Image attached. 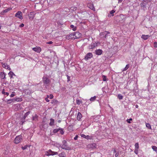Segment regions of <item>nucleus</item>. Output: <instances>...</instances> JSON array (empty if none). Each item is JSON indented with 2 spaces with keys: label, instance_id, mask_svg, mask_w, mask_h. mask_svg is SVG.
Masks as SVG:
<instances>
[{
  "label": "nucleus",
  "instance_id": "obj_62",
  "mask_svg": "<svg viewBox=\"0 0 157 157\" xmlns=\"http://www.w3.org/2000/svg\"><path fill=\"white\" fill-rule=\"evenodd\" d=\"M47 97L46 98H50V95H47Z\"/></svg>",
  "mask_w": 157,
  "mask_h": 157
},
{
  "label": "nucleus",
  "instance_id": "obj_55",
  "mask_svg": "<svg viewBox=\"0 0 157 157\" xmlns=\"http://www.w3.org/2000/svg\"><path fill=\"white\" fill-rule=\"evenodd\" d=\"M53 43L52 42V41H49V42H48L47 43V44H52Z\"/></svg>",
  "mask_w": 157,
  "mask_h": 157
},
{
  "label": "nucleus",
  "instance_id": "obj_44",
  "mask_svg": "<svg viewBox=\"0 0 157 157\" xmlns=\"http://www.w3.org/2000/svg\"><path fill=\"white\" fill-rule=\"evenodd\" d=\"M132 118H130L129 119H127L126 120L127 122L129 123H131V122L130 121H132Z\"/></svg>",
  "mask_w": 157,
  "mask_h": 157
},
{
  "label": "nucleus",
  "instance_id": "obj_40",
  "mask_svg": "<svg viewBox=\"0 0 157 157\" xmlns=\"http://www.w3.org/2000/svg\"><path fill=\"white\" fill-rule=\"evenodd\" d=\"M96 98V97L95 96H94L93 97H92L90 99V101H94Z\"/></svg>",
  "mask_w": 157,
  "mask_h": 157
},
{
  "label": "nucleus",
  "instance_id": "obj_5",
  "mask_svg": "<svg viewBox=\"0 0 157 157\" xmlns=\"http://www.w3.org/2000/svg\"><path fill=\"white\" fill-rule=\"evenodd\" d=\"M53 132L54 133H56L59 132L60 133L61 135H63L64 133L63 129L60 128L54 129L53 130Z\"/></svg>",
  "mask_w": 157,
  "mask_h": 157
},
{
  "label": "nucleus",
  "instance_id": "obj_48",
  "mask_svg": "<svg viewBox=\"0 0 157 157\" xmlns=\"http://www.w3.org/2000/svg\"><path fill=\"white\" fill-rule=\"evenodd\" d=\"M14 93V92H13L12 94L10 95V97L11 98L15 96Z\"/></svg>",
  "mask_w": 157,
  "mask_h": 157
},
{
  "label": "nucleus",
  "instance_id": "obj_32",
  "mask_svg": "<svg viewBox=\"0 0 157 157\" xmlns=\"http://www.w3.org/2000/svg\"><path fill=\"white\" fill-rule=\"evenodd\" d=\"M146 127L149 129H151V127L150 124L148 123H146Z\"/></svg>",
  "mask_w": 157,
  "mask_h": 157
},
{
  "label": "nucleus",
  "instance_id": "obj_46",
  "mask_svg": "<svg viewBox=\"0 0 157 157\" xmlns=\"http://www.w3.org/2000/svg\"><path fill=\"white\" fill-rule=\"evenodd\" d=\"M28 147V145H26L24 147H21L22 149L23 150H24L27 149V147Z\"/></svg>",
  "mask_w": 157,
  "mask_h": 157
},
{
  "label": "nucleus",
  "instance_id": "obj_25",
  "mask_svg": "<svg viewBox=\"0 0 157 157\" xmlns=\"http://www.w3.org/2000/svg\"><path fill=\"white\" fill-rule=\"evenodd\" d=\"M70 28L71 29L74 31H76L77 29V28L76 26H75L73 25H70Z\"/></svg>",
  "mask_w": 157,
  "mask_h": 157
},
{
  "label": "nucleus",
  "instance_id": "obj_6",
  "mask_svg": "<svg viewBox=\"0 0 157 157\" xmlns=\"http://www.w3.org/2000/svg\"><path fill=\"white\" fill-rule=\"evenodd\" d=\"M109 33H110L109 32L105 31V32L100 33V35L101 36V38L104 39L106 38L107 36V35Z\"/></svg>",
  "mask_w": 157,
  "mask_h": 157
},
{
  "label": "nucleus",
  "instance_id": "obj_34",
  "mask_svg": "<svg viewBox=\"0 0 157 157\" xmlns=\"http://www.w3.org/2000/svg\"><path fill=\"white\" fill-rule=\"evenodd\" d=\"M152 148L153 150V151H155L156 153H157V147L155 146H152Z\"/></svg>",
  "mask_w": 157,
  "mask_h": 157
},
{
  "label": "nucleus",
  "instance_id": "obj_35",
  "mask_svg": "<svg viewBox=\"0 0 157 157\" xmlns=\"http://www.w3.org/2000/svg\"><path fill=\"white\" fill-rule=\"evenodd\" d=\"M56 146V147H58V148H59L60 147L61 148L62 146L61 145L58 143H56L55 144Z\"/></svg>",
  "mask_w": 157,
  "mask_h": 157
},
{
  "label": "nucleus",
  "instance_id": "obj_1",
  "mask_svg": "<svg viewBox=\"0 0 157 157\" xmlns=\"http://www.w3.org/2000/svg\"><path fill=\"white\" fill-rule=\"evenodd\" d=\"M42 81L45 88L48 89L51 82V80L47 76H44L42 78Z\"/></svg>",
  "mask_w": 157,
  "mask_h": 157
},
{
  "label": "nucleus",
  "instance_id": "obj_3",
  "mask_svg": "<svg viewBox=\"0 0 157 157\" xmlns=\"http://www.w3.org/2000/svg\"><path fill=\"white\" fill-rule=\"evenodd\" d=\"M57 152H55L52 151L51 149L48 150V151L45 152V153L44 157H45L46 156H49L50 155H58Z\"/></svg>",
  "mask_w": 157,
  "mask_h": 157
},
{
  "label": "nucleus",
  "instance_id": "obj_58",
  "mask_svg": "<svg viewBox=\"0 0 157 157\" xmlns=\"http://www.w3.org/2000/svg\"><path fill=\"white\" fill-rule=\"evenodd\" d=\"M45 100L47 102H49L50 101L48 98H45Z\"/></svg>",
  "mask_w": 157,
  "mask_h": 157
},
{
  "label": "nucleus",
  "instance_id": "obj_42",
  "mask_svg": "<svg viewBox=\"0 0 157 157\" xmlns=\"http://www.w3.org/2000/svg\"><path fill=\"white\" fill-rule=\"evenodd\" d=\"M135 149H138L139 148V143H136L135 145Z\"/></svg>",
  "mask_w": 157,
  "mask_h": 157
},
{
  "label": "nucleus",
  "instance_id": "obj_45",
  "mask_svg": "<svg viewBox=\"0 0 157 157\" xmlns=\"http://www.w3.org/2000/svg\"><path fill=\"white\" fill-rule=\"evenodd\" d=\"M103 81H105L106 80V77L105 75H103L102 76Z\"/></svg>",
  "mask_w": 157,
  "mask_h": 157
},
{
  "label": "nucleus",
  "instance_id": "obj_56",
  "mask_svg": "<svg viewBox=\"0 0 157 157\" xmlns=\"http://www.w3.org/2000/svg\"><path fill=\"white\" fill-rule=\"evenodd\" d=\"M78 138V136L77 135H76L75 137L74 138V139L75 140H76Z\"/></svg>",
  "mask_w": 157,
  "mask_h": 157
},
{
  "label": "nucleus",
  "instance_id": "obj_59",
  "mask_svg": "<svg viewBox=\"0 0 157 157\" xmlns=\"http://www.w3.org/2000/svg\"><path fill=\"white\" fill-rule=\"evenodd\" d=\"M6 69H8V70H10V71L11 70V69L10 68V66L9 65H8V68H7Z\"/></svg>",
  "mask_w": 157,
  "mask_h": 157
},
{
  "label": "nucleus",
  "instance_id": "obj_10",
  "mask_svg": "<svg viewBox=\"0 0 157 157\" xmlns=\"http://www.w3.org/2000/svg\"><path fill=\"white\" fill-rule=\"evenodd\" d=\"M97 146L96 143H92L88 145V147L90 148L94 149L97 148Z\"/></svg>",
  "mask_w": 157,
  "mask_h": 157
},
{
  "label": "nucleus",
  "instance_id": "obj_24",
  "mask_svg": "<svg viewBox=\"0 0 157 157\" xmlns=\"http://www.w3.org/2000/svg\"><path fill=\"white\" fill-rule=\"evenodd\" d=\"M14 98L10 99L7 100V103L8 104H10L12 103L14 101Z\"/></svg>",
  "mask_w": 157,
  "mask_h": 157
},
{
  "label": "nucleus",
  "instance_id": "obj_28",
  "mask_svg": "<svg viewBox=\"0 0 157 157\" xmlns=\"http://www.w3.org/2000/svg\"><path fill=\"white\" fill-rule=\"evenodd\" d=\"M31 112L30 111H28L25 113L23 116L24 118H26L30 114Z\"/></svg>",
  "mask_w": 157,
  "mask_h": 157
},
{
  "label": "nucleus",
  "instance_id": "obj_31",
  "mask_svg": "<svg viewBox=\"0 0 157 157\" xmlns=\"http://www.w3.org/2000/svg\"><path fill=\"white\" fill-rule=\"evenodd\" d=\"M59 157H65V153L64 152H62L60 153L59 154Z\"/></svg>",
  "mask_w": 157,
  "mask_h": 157
},
{
  "label": "nucleus",
  "instance_id": "obj_36",
  "mask_svg": "<svg viewBox=\"0 0 157 157\" xmlns=\"http://www.w3.org/2000/svg\"><path fill=\"white\" fill-rule=\"evenodd\" d=\"M117 97L120 100L122 99L123 98V96L121 94H118Z\"/></svg>",
  "mask_w": 157,
  "mask_h": 157
},
{
  "label": "nucleus",
  "instance_id": "obj_16",
  "mask_svg": "<svg viewBox=\"0 0 157 157\" xmlns=\"http://www.w3.org/2000/svg\"><path fill=\"white\" fill-rule=\"evenodd\" d=\"M6 74L4 72L0 73V77L1 79H4L6 78Z\"/></svg>",
  "mask_w": 157,
  "mask_h": 157
},
{
  "label": "nucleus",
  "instance_id": "obj_7",
  "mask_svg": "<svg viewBox=\"0 0 157 157\" xmlns=\"http://www.w3.org/2000/svg\"><path fill=\"white\" fill-rule=\"evenodd\" d=\"M15 16L21 20L23 19L22 14L21 11H18L16 13Z\"/></svg>",
  "mask_w": 157,
  "mask_h": 157
},
{
  "label": "nucleus",
  "instance_id": "obj_53",
  "mask_svg": "<svg viewBox=\"0 0 157 157\" xmlns=\"http://www.w3.org/2000/svg\"><path fill=\"white\" fill-rule=\"evenodd\" d=\"M24 26V24L23 23H22L19 25V27L20 28L23 27Z\"/></svg>",
  "mask_w": 157,
  "mask_h": 157
},
{
  "label": "nucleus",
  "instance_id": "obj_8",
  "mask_svg": "<svg viewBox=\"0 0 157 157\" xmlns=\"http://www.w3.org/2000/svg\"><path fill=\"white\" fill-rule=\"evenodd\" d=\"M35 14V13L34 12H30L29 14H28L29 19L31 20H33Z\"/></svg>",
  "mask_w": 157,
  "mask_h": 157
},
{
  "label": "nucleus",
  "instance_id": "obj_20",
  "mask_svg": "<svg viewBox=\"0 0 157 157\" xmlns=\"http://www.w3.org/2000/svg\"><path fill=\"white\" fill-rule=\"evenodd\" d=\"M88 6L91 9L94 10L95 8L93 4H90L88 5Z\"/></svg>",
  "mask_w": 157,
  "mask_h": 157
},
{
  "label": "nucleus",
  "instance_id": "obj_52",
  "mask_svg": "<svg viewBox=\"0 0 157 157\" xmlns=\"http://www.w3.org/2000/svg\"><path fill=\"white\" fill-rule=\"evenodd\" d=\"M81 136L82 137H83L84 138H85L86 139V135H85L84 134H81Z\"/></svg>",
  "mask_w": 157,
  "mask_h": 157
},
{
  "label": "nucleus",
  "instance_id": "obj_2",
  "mask_svg": "<svg viewBox=\"0 0 157 157\" xmlns=\"http://www.w3.org/2000/svg\"><path fill=\"white\" fill-rule=\"evenodd\" d=\"M61 146V148L63 149L67 150H70L71 149V147L68 146L67 142L65 140H63L62 141V145Z\"/></svg>",
  "mask_w": 157,
  "mask_h": 157
},
{
  "label": "nucleus",
  "instance_id": "obj_13",
  "mask_svg": "<svg viewBox=\"0 0 157 157\" xmlns=\"http://www.w3.org/2000/svg\"><path fill=\"white\" fill-rule=\"evenodd\" d=\"M33 50L34 51L38 53H40L41 51V48L40 47H36L33 48Z\"/></svg>",
  "mask_w": 157,
  "mask_h": 157
},
{
  "label": "nucleus",
  "instance_id": "obj_4",
  "mask_svg": "<svg viewBox=\"0 0 157 157\" xmlns=\"http://www.w3.org/2000/svg\"><path fill=\"white\" fill-rule=\"evenodd\" d=\"M22 137L21 135H18L17 136L14 140V143L16 144H18L20 143L22 140Z\"/></svg>",
  "mask_w": 157,
  "mask_h": 157
},
{
  "label": "nucleus",
  "instance_id": "obj_30",
  "mask_svg": "<svg viewBox=\"0 0 157 157\" xmlns=\"http://www.w3.org/2000/svg\"><path fill=\"white\" fill-rule=\"evenodd\" d=\"M129 67V64H127L126 65V66L125 67H124V69H123L122 70V71H124L127 70L128 69Z\"/></svg>",
  "mask_w": 157,
  "mask_h": 157
},
{
  "label": "nucleus",
  "instance_id": "obj_12",
  "mask_svg": "<svg viewBox=\"0 0 157 157\" xmlns=\"http://www.w3.org/2000/svg\"><path fill=\"white\" fill-rule=\"evenodd\" d=\"M97 46V44L95 43H92L91 45L89 46L88 48L90 49H92L94 48Z\"/></svg>",
  "mask_w": 157,
  "mask_h": 157
},
{
  "label": "nucleus",
  "instance_id": "obj_63",
  "mask_svg": "<svg viewBox=\"0 0 157 157\" xmlns=\"http://www.w3.org/2000/svg\"><path fill=\"white\" fill-rule=\"evenodd\" d=\"M113 153H116V150L115 149H114L113 150Z\"/></svg>",
  "mask_w": 157,
  "mask_h": 157
},
{
  "label": "nucleus",
  "instance_id": "obj_47",
  "mask_svg": "<svg viewBox=\"0 0 157 157\" xmlns=\"http://www.w3.org/2000/svg\"><path fill=\"white\" fill-rule=\"evenodd\" d=\"M9 152V151L8 149H7V150H5V154L6 155H7Z\"/></svg>",
  "mask_w": 157,
  "mask_h": 157
},
{
  "label": "nucleus",
  "instance_id": "obj_27",
  "mask_svg": "<svg viewBox=\"0 0 157 157\" xmlns=\"http://www.w3.org/2000/svg\"><path fill=\"white\" fill-rule=\"evenodd\" d=\"M58 102V101L56 100H52V101L51 102V103L52 104L55 105Z\"/></svg>",
  "mask_w": 157,
  "mask_h": 157
},
{
  "label": "nucleus",
  "instance_id": "obj_18",
  "mask_svg": "<svg viewBox=\"0 0 157 157\" xmlns=\"http://www.w3.org/2000/svg\"><path fill=\"white\" fill-rule=\"evenodd\" d=\"M11 10V9H10V8H8L7 9H5V10H3V11H2L1 13V14L2 15H4V13H7L9 11H10Z\"/></svg>",
  "mask_w": 157,
  "mask_h": 157
},
{
  "label": "nucleus",
  "instance_id": "obj_54",
  "mask_svg": "<svg viewBox=\"0 0 157 157\" xmlns=\"http://www.w3.org/2000/svg\"><path fill=\"white\" fill-rule=\"evenodd\" d=\"M53 98V96L52 94H51L50 95V98H49L50 99H52Z\"/></svg>",
  "mask_w": 157,
  "mask_h": 157
},
{
  "label": "nucleus",
  "instance_id": "obj_64",
  "mask_svg": "<svg viewBox=\"0 0 157 157\" xmlns=\"http://www.w3.org/2000/svg\"><path fill=\"white\" fill-rule=\"evenodd\" d=\"M157 44V42H155L154 43V44Z\"/></svg>",
  "mask_w": 157,
  "mask_h": 157
},
{
  "label": "nucleus",
  "instance_id": "obj_61",
  "mask_svg": "<svg viewBox=\"0 0 157 157\" xmlns=\"http://www.w3.org/2000/svg\"><path fill=\"white\" fill-rule=\"evenodd\" d=\"M135 107L136 108H137L138 107V106L137 105H136Z\"/></svg>",
  "mask_w": 157,
  "mask_h": 157
},
{
  "label": "nucleus",
  "instance_id": "obj_38",
  "mask_svg": "<svg viewBox=\"0 0 157 157\" xmlns=\"http://www.w3.org/2000/svg\"><path fill=\"white\" fill-rule=\"evenodd\" d=\"M86 139L87 140H91L92 139V136H91L87 135L86 136Z\"/></svg>",
  "mask_w": 157,
  "mask_h": 157
},
{
  "label": "nucleus",
  "instance_id": "obj_26",
  "mask_svg": "<svg viewBox=\"0 0 157 157\" xmlns=\"http://www.w3.org/2000/svg\"><path fill=\"white\" fill-rule=\"evenodd\" d=\"M2 67L5 68L6 69L7 68H8V65L7 64V63H2Z\"/></svg>",
  "mask_w": 157,
  "mask_h": 157
},
{
  "label": "nucleus",
  "instance_id": "obj_11",
  "mask_svg": "<svg viewBox=\"0 0 157 157\" xmlns=\"http://www.w3.org/2000/svg\"><path fill=\"white\" fill-rule=\"evenodd\" d=\"M102 52L103 51L102 50L100 49H96L95 51V53L96 55L98 56L101 55L102 54Z\"/></svg>",
  "mask_w": 157,
  "mask_h": 157
},
{
  "label": "nucleus",
  "instance_id": "obj_43",
  "mask_svg": "<svg viewBox=\"0 0 157 157\" xmlns=\"http://www.w3.org/2000/svg\"><path fill=\"white\" fill-rule=\"evenodd\" d=\"M115 12V11L114 10H111L110 12V13L112 15V16L114 15L113 13Z\"/></svg>",
  "mask_w": 157,
  "mask_h": 157
},
{
  "label": "nucleus",
  "instance_id": "obj_33",
  "mask_svg": "<svg viewBox=\"0 0 157 157\" xmlns=\"http://www.w3.org/2000/svg\"><path fill=\"white\" fill-rule=\"evenodd\" d=\"M2 93L4 95H6L7 96H8L9 94L8 92H5V90L3 89L2 91Z\"/></svg>",
  "mask_w": 157,
  "mask_h": 157
},
{
  "label": "nucleus",
  "instance_id": "obj_22",
  "mask_svg": "<svg viewBox=\"0 0 157 157\" xmlns=\"http://www.w3.org/2000/svg\"><path fill=\"white\" fill-rule=\"evenodd\" d=\"M14 101H21L22 100V98L19 97L14 98Z\"/></svg>",
  "mask_w": 157,
  "mask_h": 157
},
{
  "label": "nucleus",
  "instance_id": "obj_15",
  "mask_svg": "<svg viewBox=\"0 0 157 157\" xmlns=\"http://www.w3.org/2000/svg\"><path fill=\"white\" fill-rule=\"evenodd\" d=\"M74 33L75 34L74 35H75V39L79 38L81 35V34L78 32H75Z\"/></svg>",
  "mask_w": 157,
  "mask_h": 157
},
{
  "label": "nucleus",
  "instance_id": "obj_60",
  "mask_svg": "<svg viewBox=\"0 0 157 157\" xmlns=\"http://www.w3.org/2000/svg\"><path fill=\"white\" fill-rule=\"evenodd\" d=\"M118 3H120L122 2V0H118Z\"/></svg>",
  "mask_w": 157,
  "mask_h": 157
},
{
  "label": "nucleus",
  "instance_id": "obj_57",
  "mask_svg": "<svg viewBox=\"0 0 157 157\" xmlns=\"http://www.w3.org/2000/svg\"><path fill=\"white\" fill-rule=\"evenodd\" d=\"M119 155V153L118 152L116 153L115 155V156L116 157H117Z\"/></svg>",
  "mask_w": 157,
  "mask_h": 157
},
{
  "label": "nucleus",
  "instance_id": "obj_50",
  "mask_svg": "<svg viewBox=\"0 0 157 157\" xmlns=\"http://www.w3.org/2000/svg\"><path fill=\"white\" fill-rule=\"evenodd\" d=\"M152 0H144V1L145 2H146L147 3L148 2H151Z\"/></svg>",
  "mask_w": 157,
  "mask_h": 157
},
{
  "label": "nucleus",
  "instance_id": "obj_49",
  "mask_svg": "<svg viewBox=\"0 0 157 157\" xmlns=\"http://www.w3.org/2000/svg\"><path fill=\"white\" fill-rule=\"evenodd\" d=\"M67 82L71 80V77L69 76H68L67 75Z\"/></svg>",
  "mask_w": 157,
  "mask_h": 157
},
{
  "label": "nucleus",
  "instance_id": "obj_41",
  "mask_svg": "<svg viewBox=\"0 0 157 157\" xmlns=\"http://www.w3.org/2000/svg\"><path fill=\"white\" fill-rule=\"evenodd\" d=\"M37 116L36 114L33 117V120L36 121L37 118Z\"/></svg>",
  "mask_w": 157,
  "mask_h": 157
},
{
  "label": "nucleus",
  "instance_id": "obj_29",
  "mask_svg": "<svg viewBox=\"0 0 157 157\" xmlns=\"http://www.w3.org/2000/svg\"><path fill=\"white\" fill-rule=\"evenodd\" d=\"M147 5V4L144 2H143L140 4L141 6L143 8V9H144V8H146V6Z\"/></svg>",
  "mask_w": 157,
  "mask_h": 157
},
{
  "label": "nucleus",
  "instance_id": "obj_14",
  "mask_svg": "<svg viewBox=\"0 0 157 157\" xmlns=\"http://www.w3.org/2000/svg\"><path fill=\"white\" fill-rule=\"evenodd\" d=\"M82 117V115L80 112H78L77 114V119L78 121H80Z\"/></svg>",
  "mask_w": 157,
  "mask_h": 157
},
{
  "label": "nucleus",
  "instance_id": "obj_39",
  "mask_svg": "<svg viewBox=\"0 0 157 157\" xmlns=\"http://www.w3.org/2000/svg\"><path fill=\"white\" fill-rule=\"evenodd\" d=\"M25 118H24L23 117H22L21 119V124H23L24 123L25 121Z\"/></svg>",
  "mask_w": 157,
  "mask_h": 157
},
{
  "label": "nucleus",
  "instance_id": "obj_23",
  "mask_svg": "<svg viewBox=\"0 0 157 157\" xmlns=\"http://www.w3.org/2000/svg\"><path fill=\"white\" fill-rule=\"evenodd\" d=\"M8 75L11 78H13V76H15V75L12 71H10L8 73Z\"/></svg>",
  "mask_w": 157,
  "mask_h": 157
},
{
  "label": "nucleus",
  "instance_id": "obj_51",
  "mask_svg": "<svg viewBox=\"0 0 157 157\" xmlns=\"http://www.w3.org/2000/svg\"><path fill=\"white\" fill-rule=\"evenodd\" d=\"M134 152L136 154H138V149H135Z\"/></svg>",
  "mask_w": 157,
  "mask_h": 157
},
{
  "label": "nucleus",
  "instance_id": "obj_9",
  "mask_svg": "<svg viewBox=\"0 0 157 157\" xmlns=\"http://www.w3.org/2000/svg\"><path fill=\"white\" fill-rule=\"evenodd\" d=\"M93 56V54L91 53H88L85 56L84 59L86 60H87L91 58Z\"/></svg>",
  "mask_w": 157,
  "mask_h": 157
},
{
  "label": "nucleus",
  "instance_id": "obj_37",
  "mask_svg": "<svg viewBox=\"0 0 157 157\" xmlns=\"http://www.w3.org/2000/svg\"><path fill=\"white\" fill-rule=\"evenodd\" d=\"M82 103V101L79 99L76 100V103L78 105H79L80 104Z\"/></svg>",
  "mask_w": 157,
  "mask_h": 157
},
{
  "label": "nucleus",
  "instance_id": "obj_19",
  "mask_svg": "<svg viewBox=\"0 0 157 157\" xmlns=\"http://www.w3.org/2000/svg\"><path fill=\"white\" fill-rule=\"evenodd\" d=\"M74 32L72 33L71 34H70L68 37L69 39H75V35H74Z\"/></svg>",
  "mask_w": 157,
  "mask_h": 157
},
{
  "label": "nucleus",
  "instance_id": "obj_17",
  "mask_svg": "<svg viewBox=\"0 0 157 157\" xmlns=\"http://www.w3.org/2000/svg\"><path fill=\"white\" fill-rule=\"evenodd\" d=\"M150 36L149 35H142L141 36V38L144 40H146Z\"/></svg>",
  "mask_w": 157,
  "mask_h": 157
},
{
  "label": "nucleus",
  "instance_id": "obj_21",
  "mask_svg": "<svg viewBox=\"0 0 157 157\" xmlns=\"http://www.w3.org/2000/svg\"><path fill=\"white\" fill-rule=\"evenodd\" d=\"M50 122L49 124L51 126H52L54 125V123L55 122V120L54 119L51 118L50 119Z\"/></svg>",
  "mask_w": 157,
  "mask_h": 157
}]
</instances>
